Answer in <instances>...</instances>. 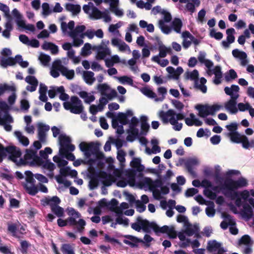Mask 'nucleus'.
Listing matches in <instances>:
<instances>
[{
  "label": "nucleus",
  "instance_id": "nucleus-2",
  "mask_svg": "<svg viewBox=\"0 0 254 254\" xmlns=\"http://www.w3.org/2000/svg\"><path fill=\"white\" fill-rule=\"evenodd\" d=\"M248 185L247 180L243 177L237 181L227 178L225 180L222 189L225 190L224 192V195L233 200L238 196V192L236 190L239 188L246 187Z\"/></svg>",
  "mask_w": 254,
  "mask_h": 254
},
{
  "label": "nucleus",
  "instance_id": "nucleus-50",
  "mask_svg": "<svg viewBox=\"0 0 254 254\" xmlns=\"http://www.w3.org/2000/svg\"><path fill=\"white\" fill-rule=\"evenodd\" d=\"M209 36L212 38H214L216 40H220L222 39L223 35L220 32H216L214 29L210 30L209 32Z\"/></svg>",
  "mask_w": 254,
  "mask_h": 254
},
{
  "label": "nucleus",
  "instance_id": "nucleus-61",
  "mask_svg": "<svg viewBox=\"0 0 254 254\" xmlns=\"http://www.w3.org/2000/svg\"><path fill=\"white\" fill-rule=\"evenodd\" d=\"M0 10L4 13L6 17H10L11 16L9 13V8L7 5L0 2Z\"/></svg>",
  "mask_w": 254,
  "mask_h": 254
},
{
  "label": "nucleus",
  "instance_id": "nucleus-10",
  "mask_svg": "<svg viewBox=\"0 0 254 254\" xmlns=\"http://www.w3.org/2000/svg\"><path fill=\"white\" fill-rule=\"evenodd\" d=\"M228 136L230 137L231 140L236 143H242L243 147H248V138L245 135H241L238 132L228 133Z\"/></svg>",
  "mask_w": 254,
  "mask_h": 254
},
{
  "label": "nucleus",
  "instance_id": "nucleus-60",
  "mask_svg": "<svg viewBox=\"0 0 254 254\" xmlns=\"http://www.w3.org/2000/svg\"><path fill=\"white\" fill-rule=\"evenodd\" d=\"M39 60L43 65H47L51 60V57L48 55L43 54L40 55Z\"/></svg>",
  "mask_w": 254,
  "mask_h": 254
},
{
  "label": "nucleus",
  "instance_id": "nucleus-36",
  "mask_svg": "<svg viewBox=\"0 0 254 254\" xmlns=\"http://www.w3.org/2000/svg\"><path fill=\"white\" fill-rule=\"evenodd\" d=\"M14 134L15 136L18 138L19 141L20 143H21L24 146H27L29 143V141L28 138L22 135L21 132L19 131H16L14 132Z\"/></svg>",
  "mask_w": 254,
  "mask_h": 254
},
{
  "label": "nucleus",
  "instance_id": "nucleus-23",
  "mask_svg": "<svg viewBox=\"0 0 254 254\" xmlns=\"http://www.w3.org/2000/svg\"><path fill=\"white\" fill-rule=\"evenodd\" d=\"M65 7L66 10L71 12L74 15L77 14L81 11V7L78 4L67 3L65 4Z\"/></svg>",
  "mask_w": 254,
  "mask_h": 254
},
{
  "label": "nucleus",
  "instance_id": "nucleus-15",
  "mask_svg": "<svg viewBox=\"0 0 254 254\" xmlns=\"http://www.w3.org/2000/svg\"><path fill=\"white\" fill-rule=\"evenodd\" d=\"M41 201L43 206L49 205L51 208L55 207V205H59L61 203V200L57 196H54L52 197H45Z\"/></svg>",
  "mask_w": 254,
  "mask_h": 254
},
{
  "label": "nucleus",
  "instance_id": "nucleus-32",
  "mask_svg": "<svg viewBox=\"0 0 254 254\" xmlns=\"http://www.w3.org/2000/svg\"><path fill=\"white\" fill-rule=\"evenodd\" d=\"M182 25L183 23L181 20L178 18H175L172 23L173 29L178 33H181Z\"/></svg>",
  "mask_w": 254,
  "mask_h": 254
},
{
  "label": "nucleus",
  "instance_id": "nucleus-31",
  "mask_svg": "<svg viewBox=\"0 0 254 254\" xmlns=\"http://www.w3.org/2000/svg\"><path fill=\"white\" fill-rule=\"evenodd\" d=\"M61 250L63 254H72L74 252L73 247L70 244H63Z\"/></svg>",
  "mask_w": 254,
  "mask_h": 254
},
{
  "label": "nucleus",
  "instance_id": "nucleus-9",
  "mask_svg": "<svg viewBox=\"0 0 254 254\" xmlns=\"http://www.w3.org/2000/svg\"><path fill=\"white\" fill-rule=\"evenodd\" d=\"M154 232L157 235H159V234L162 233L167 234L168 236L172 239H174L177 237L176 232L173 227H169L167 225H164L161 227H160L156 223V225H154Z\"/></svg>",
  "mask_w": 254,
  "mask_h": 254
},
{
  "label": "nucleus",
  "instance_id": "nucleus-13",
  "mask_svg": "<svg viewBox=\"0 0 254 254\" xmlns=\"http://www.w3.org/2000/svg\"><path fill=\"white\" fill-rule=\"evenodd\" d=\"M207 250L210 252H215L217 250V253L214 254H223L225 252L224 248L221 247V244L215 240L213 241L212 243L210 242L208 243Z\"/></svg>",
  "mask_w": 254,
  "mask_h": 254
},
{
  "label": "nucleus",
  "instance_id": "nucleus-25",
  "mask_svg": "<svg viewBox=\"0 0 254 254\" xmlns=\"http://www.w3.org/2000/svg\"><path fill=\"white\" fill-rule=\"evenodd\" d=\"M94 75V73L91 71H84L83 78L85 82L89 85H92L95 80Z\"/></svg>",
  "mask_w": 254,
  "mask_h": 254
},
{
  "label": "nucleus",
  "instance_id": "nucleus-34",
  "mask_svg": "<svg viewBox=\"0 0 254 254\" xmlns=\"http://www.w3.org/2000/svg\"><path fill=\"white\" fill-rule=\"evenodd\" d=\"M198 163V161L196 159L190 158L188 159L187 161L185 162V166L188 172L190 173H192L193 172L192 166L197 165Z\"/></svg>",
  "mask_w": 254,
  "mask_h": 254
},
{
  "label": "nucleus",
  "instance_id": "nucleus-56",
  "mask_svg": "<svg viewBox=\"0 0 254 254\" xmlns=\"http://www.w3.org/2000/svg\"><path fill=\"white\" fill-rule=\"evenodd\" d=\"M75 149V146L71 144H69L65 148H60L59 152L60 154H66L67 152L73 151Z\"/></svg>",
  "mask_w": 254,
  "mask_h": 254
},
{
  "label": "nucleus",
  "instance_id": "nucleus-28",
  "mask_svg": "<svg viewBox=\"0 0 254 254\" xmlns=\"http://www.w3.org/2000/svg\"><path fill=\"white\" fill-rule=\"evenodd\" d=\"M15 60H14V58L9 57L7 59L2 58L0 61V65L4 67H7L8 66H12L15 64Z\"/></svg>",
  "mask_w": 254,
  "mask_h": 254
},
{
  "label": "nucleus",
  "instance_id": "nucleus-4",
  "mask_svg": "<svg viewBox=\"0 0 254 254\" xmlns=\"http://www.w3.org/2000/svg\"><path fill=\"white\" fill-rule=\"evenodd\" d=\"M63 106L65 110H69L71 113L74 114H81V118L84 120H86V114L82 113L84 107L82 102L77 96H71L70 101L64 102L63 103Z\"/></svg>",
  "mask_w": 254,
  "mask_h": 254
},
{
  "label": "nucleus",
  "instance_id": "nucleus-22",
  "mask_svg": "<svg viewBox=\"0 0 254 254\" xmlns=\"http://www.w3.org/2000/svg\"><path fill=\"white\" fill-rule=\"evenodd\" d=\"M147 117L145 116H142L140 117L141 122V134L146 135L149 131L150 126L147 123Z\"/></svg>",
  "mask_w": 254,
  "mask_h": 254
},
{
  "label": "nucleus",
  "instance_id": "nucleus-45",
  "mask_svg": "<svg viewBox=\"0 0 254 254\" xmlns=\"http://www.w3.org/2000/svg\"><path fill=\"white\" fill-rule=\"evenodd\" d=\"M235 32V30L233 28H228L226 30L227 40L231 44L235 41V37L233 34Z\"/></svg>",
  "mask_w": 254,
  "mask_h": 254
},
{
  "label": "nucleus",
  "instance_id": "nucleus-57",
  "mask_svg": "<svg viewBox=\"0 0 254 254\" xmlns=\"http://www.w3.org/2000/svg\"><path fill=\"white\" fill-rule=\"evenodd\" d=\"M203 194L210 199L214 200L216 198L217 195L215 192H213L211 190L205 189L203 190Z\"/></svg>",
  "mask_w": 254,
  "mask_h": 254
},
{
  "label": "nucleus",
  "instance_id": "nucleus-54",
  "mask_svg": "<svg viewBox=\"0 0 254 254\" xmlns=\"http://www.w3.org/2000/svg\"><path fill=\"white\" fill-rule=\"evenodd\" d=\"M91 48V46L90 44L88 43H85L81 49V55L83 56H85L90 54Z\"/></svg>",
  "mask_w": 254,
  "mask_h": 254
},
{
  "label": "nucleus",
  "instance_id": "nucleus-30",
  "mask_svg": "<svg viewBox=\"0 0 254 254\" xmlns=\"http://www.w3.org/2000/svg\"><path fill=\"white\" fill-rule=\"evenodd\" d=\"M60 148H65L67 145L70 143L69 137L65 135L61 134L59 137Z\"/></svg>",
  "mask_w": 254,
  "mask_h": 254
},
{
  "label": "nucleus",
  "instance_id": "nucleus-11",
  "mask_svg": "<svg viewBox=\"0 0 254 254\" xmlns=\"http://www.w3.org/2000/svg\"><path fill=\"white\" fill-rule=\"evenodd\" d=\"M97 54L96 59L98 60L104 59L107 55L111 54L110 49L107 47V45L103 41L102 42L101 45L97 47Z\"/></svg>",
  "mask_w": 254,
  "mask_h": 254
},
{
  "label": "nucleus",
  "instance_id": "nucleus-53",
  "mask_svg": "<svg viewBox=\"0 0 254 254\" xmlns=\"http://www.w3.org/2000/svg\"><path fill=\"white\" fill-rule=\"evenodd\" d=\"M36 154V151H34L32 149H27L26 150V153L24 156V158L26 160L32 159Z\"/></svg>",
  "mask_w": 254,
  "mask_h": 254
},
{
  "label": "nucleus",
  "instance_id": "nucleus-48",
  "mask_svg": "<svg viewBox=\"0 0 254 254\" xmlns=\"http://www.w3.org/2000/svg\"><path fill=\"white\" fill-rule=\"evenodd\" d=\"M239 244H244L246 246L253 244L251 237L248 235L243 236L239 240Z\"/></svg>",
  "mask_w": 254,
  "mask_h": 254
},
{
  "label": "nucleus",
  "instance_id": "nucleus-42",
  "mask_svg": "<svg viewBox=\"0 0 254 254\" xmlns=\"http://www.w3.org/2000/svg\"><path fill=\"white\" fill-rule=\"evenodd\" d=\"M12 14L13 16L15 18V21L19 26L20 22H23L24 20L22 19L23 16L22 14L20 13L19 11L16 9L14 8L12 11Z\"/></svg>",
  "mask_w": 254,
  "mask_h": 254
},
{
  "label": "nucleus",
  "instance_id": "nucleus-16",
  "mask_svg": "<svg viewBox=\"0 0 254 254\" xmlns=\"http://www.w3.org/2000/svg\"><path fill=\"white\" fill-rule=\"evenodd\" d=\"M124 237L129 240L130 241L125 239L124 240L123 242L125 244L130 246L131 248L137 247V243H144V241H143L142 239L132 235H127L124 236Z\"/></svg>",
  "mask_w": 254,
  "mask_h": 254
},
{
  "label": "nucleus",
  "instance_id": "nucleus-39",
  "mask_svg": "<svg viewBox=\"0 0 254 254\" xmlns=\"http://www.w3.org/2000/svg\"><path fill=\"white\" fill-rule=\"evenodd\" d=\"M141 91L144 95L149 98H154L155 99L157 97L156 93L148 87H143Z\"/></svg>",
  "mask_w": 254,
  "mask_h": 254
},
{
  "label": "nucleus",
  "instance_id": "nucleus-8",
  "mask_svg": "<svg viewBox=\"0 0 254 254\" xmlns=\"http://www.w3.org/2000/svg\"><path fill=\"white\" fill-rule=\"evenodd\" d=\"M160 173L161 171H157V174H158L159 178L155 180V181H153L150 178H145L144 180V184L147 186L150 190H154L156 189V188H161L163 186L164 181L161 178V176L160 175Z\"/></svg>",
  "mask_w": 254,
  "mask_h": 254
},
{
  "label": "nucleus",
  "instance_id": "nucleus-59",
  "mask_svg": "<svg viewBox=\"0 0 254 254\" xmlns=\"http://www.w3.org/2000/svg\"><path fill=\"white\" fill-rule=\"evenodd\" d=\"M237 77V74L235 70L231 69L229 70V75H226L225 78L226 81H229L230 80L236 79Z\"/></svg>",
  "mask_w": 254,
  "mask_h": 254
},
{
  "label": "nucleus",
  "instance_id": "nucleus-21",
  "mask_svg": "<svg viewBox=\"0 0 254 254\" xmlns=\"http://www.w3.org/2000/svg\"><path fill=\"white\" fill-rule=\"evenodd\" d=\"M175 112L172 109H169L167 112L161 111L159 114V118L162 120L163 124H167L169 123V117L175 115Z\"/></svg>",
  "mask_w": 254,
  "mask_h": 254
},
{
  "label": "nucleus",
  "instance_id": "nucleus-44",
  "mask_svg": "<svg viewBox=\"0 0 254 254\" xmlns=\"http://www.w3.org/2000/svg\"><path fill=\"white\" fill-rule=\"evenodd\" d=\"M116 118L119 122L123 125H126L128 123V120L127 118V115L122 112H119Z\"/></svg>",
  "mask_w": 254,
  "mask_h": 254
},
{
  "label": "nucleus",
  "instance_id": "nucleus-43",
  "mask_svg": "<svg viewBox=\"0 0 254 254\" xmlns=\"http://www.w3.org/2000/svg\"><path fill=\"white\" fill-rule=\"evenodd\" d=\"M159 27L162 32L166 34H169L171 31V28L169 26L166 25L163 20L159 21Z\"/></svg>",
  "mask_w": 254,
  "mask_h": 254
},
{
  "label": "nucleus",
  "instance_id": "nucleus-33",
  "mask_svg": "<svg viewBox=\"0 0 254 254\" xmlns=\"http://www.w3.org/2000/svg\"><path fill=\"white\" fill-rule=\"evenodd\" d=\"M20 251L22 254H27L28 249L30 247V243L26 240H21L20 242Z\"/></svg>",
  "mask_w": 254,
  "mask_h": 254
},
{
  "label": "nucleus",
  "instance_id": "nucleus-27",
  "mask_svg": "<svg viewBox=\"0 0 254 254\" xmlns=\"http://www.w3.org/2000/svg\"><path fill=\"white\" fill-rule=\"evenodd\" d=\"M223 217L229 220V223L225 221H223L221 222L220 224V227L224 230H226L227 229L228 225H235V222L231 219L232 217L230 215L228 214H223Z\"/></svg>",
  "mask_w": 254,
  "mask_h": 254
},
{
  "label": "nucleus",
  "instance_id": "nucleus-24",
  "mask_svg": "<svg viewBox=\"0 0 254 254\" xmlns=\"http://www.w3.org/2000/svg\"><path fill=\"white\" fill-rule=\"evenodd\" d=\"M130 166L138 172H142L144 169V167L141 164L140 159L138 158H134L130 162Z\"/></svg>",
  "mask_w": 254,
  "mask_h": 254
},
{
  "label": "nucleus",
  "instance_id": "nucleus-62",
  "mask_svg": "<svg viewBox=\"0 0 254 254\" xmlns=\"http://www.w3.org/2000/svg\"><path fill=\"white\" fill-rule=\"evenodd\" d=\"M135 205L137 211L140 213L143 212L146 209V206L139 200H137L135 201Z\"/></svg>",
  "mask_w": 254,
  "mask_h": 254
},
{
  "label": "nucleus",
  "instance_id": "nucleus-1",
  "mask_svg": "<svg viewBox=\"0 0 254 254\" xmlns=\"http://www.w3.org/2000/svg\"><path fill=\"white\" fill-rule=\"evenodd\" d=\"M67 214L69 217L65 220L59 218L57 224L59 227H63L68 225L69 226H76L77 230L81 233L84 229L86 222L83 219H79L78 221L76 219L81 217V214L73 208H67Z\"/></svg>",
  "mask_w": 254,
  "mask_h": 254
},
{
  "label": "nucleus",
  "instance_id": "nucleus-19",
  "mask_svg": "<svg viewBox=\"0 0 254 254\" xmlns=\"http://www.w3.org/2000/svg\"><path fill=\"white\" fill-rule=\"evenodd\" d=\"M20 225V224H17L16 223L8 222L7 223V232L13 237L19 239L21 236L18 234L17 230L18 226Z\"/></svg>",
  "mask_w": 254,
  "mask_h": 254
},
{
  "label": "nucleus",
  "instance_id": "nucleus-58",
  "mask_svg": "<svg viewBox=\"0 0 254 254\" xmlns=\"http://www.w3.org/2000/svg\"><path fill=\"white\" fill-rule=\"evenodd\" d=\"M158 92L159 94L162 95V97H160L159 98H158L156 97V98H155V101H163L165 98V95L167 93L166 88L164 87H160L158 88Z\"/></svg>",
  "mask_w": 254,
  "mask_h": 254
},
{
  "label": "nucleus",
  "instance_id": "nucleus-5",
  "mask_svg": "<svg viewBox=\"0 0 254 254\" xmlns=\"http://www.w3.org/2000/svg\"><path fill=\"white\" fill-rule=\"evenodd\" d=\"M99 144L98 143L94 142L89 143L81 142L79 145V147L80 150L84 152L85 156L87 158H89L92 154H94L97 159H102L104 157V155L99 151Z\"/></svg>",
  "mask_w": 254,
  "mask_h": 254
},
{
  "label": "nucleus",
  "instance_id": "nucleus-6",
  "mask_svg": "<svg viewBox=\"0 0 254 254\" xmlns=\"http://www.w3.org/2000/svg\"><path fill=\"white\" fill-rule=\"evenodd\" d=\"M6 153L9 154L8 159L13 162H16V158L20 157L21 155L20 149L16 146L9 145L4 147L2 144L0 143V163L6 157Z\"/></svg>",
  "mask_w": 254,
  "mask_h": 254
},
{
  "label": "nucleus",
  "instance_id": "nucleus-37",
  "mask_svg": "<svg viewBox=\"0 0 254 254\" xmlns=\"http://www.w3.org/2000/svg\"><path fill=\"white\" fill-rule=\"evenodd\" d=\"M51 209L52 212L57 217L60 218L64 216V209L63 207L60 206L59 205L52 207Z\"/></svg>",
  "mask_w": 254,
  "mask_h": 254
},
{
  "label": "nucleus",
  "instance_id": "nucleus-64",
  "mask_svg": "<svg viewBox=\"0 0 254 254\" xmlns=\"http://www.w3.org/2000/svg\"><path fill=\"white\" fill-rule=\"evenodd\" d=\"M1 240H0V252L3 254H14L11 252L10 249L7 246H3L1 244Z\"/></svg>",
  "mask_w": 254,
  "mask_h": 254
},
{
  "label": "nucleus",
  "instance_id": "nucleus-38",
  "mask_svg": "<svg viewBox=\"0 0 254 254\" xmlns=\"http://www.w3.org/2000/svg\"><path fill=\"white\" fill-rule=\"evenodd\" d=\"M187 78L194 81L195 83H198V72L196 69L193 70L191 72H186Z\"/></svg>",
  "mask_w": 254,
  "mask_h": 254
},
{
  "label": "nucleus",
  "instance_id": "nucleus-7",
  "mask_svg": "<svg viewBox=\"0 0 254 254\" xmlns=\"http://www.w3.org/2000/svg\"><path fill=\"white\" fill-rule=\"evenodd\" d=\"M97 89L102 96L107 97L109 100L117 96V91L115 89H111L106 83L99 84L97 85Z\"/></svg>",
  "mask_w": 254,
  "mask_h": 254
},
{
  "label": "nucleus",
  "instance_id": "nucleus-52",
  "mask_svg": "<svg viewBox=\"0 0 254 254\" xmlns=\"http://www.w3.org/2000/svg\"><path fill=\"white\" fill-rule=\"evenodd\" d=\"M118 201L115 198H113L109 202H108V207H109L111 211H114L116 213V209L117 208H118Z\"/></svg>",
  "mask_w": 254,
  "mask_h": 254
},
{
  "label": "nucleus",
  "instance_id": "nucleus-40",
  "mask_svg": "<svg viewBox=\"0 0 254 254\" xmlns=\"http://www.w3.org/2000/svg\"><path fill=\"white\" fill-rule=\"evenodd\" d=\"M158 50L159 51V56L161 58H165L167 56V53L171 52L170 48H167L163 45L159 46Z\"/></svg>",
  "mask_w": 254,
  "mask_h": 254
},
{
  "label": "nucleus",
  "instance_id": "nucleus-3",
  "mask_svg": "<svg viewBox=\"0 0 254 254\" xmlns=\"http://www.w3.org/2000/svg\"><path fill=\"white\" fill-rule=\"evenodd\" d=\"M239 86L235 84L232 85L231 87L226 86L224 88L225 93L231 97L230 99L225 103L224 106L226 109L229 111L232 114H236L238 111L236 105L237 100L239 97V95L238 93L239 92Z\"/></svg>",
  "mask_w": 254,
  "mask_h": 254
},
{
  "label": "nucleus",
  "instance_id": "nucleus-26",
  "mask_svg": "<svg viewBox=\"0 0 254 254\" xmlns=\"http://www.w3.org/2000/svg\"><path fill=\"white\" fill-rule=\"evenodd\" d=\"M207 107V105H197L195 106V109L198 110V115L200 117L205 118L208 116Z\"/></svg>",
  "mask_w": 254,
  "mask_h": 254
},
{
  "label": "nucleus",
  "instance_id": "nucleus-35",
  "mask_svg": "<svg viewBox=\"0 0 254 254\" xmlns=\"http://www.w3.org/2000/svg\"><path fill=\"white\" fill-rule=\"evenodd\" d=\"M86 27L84 25H77L76 26L75 29L71 31L69 35L71 38H74V37H76V36L85 30Z\"/></svg>",
  "mask_w": 254,
  "mask_h": 254
},
{
  "label": "nucleus",
  "instance_id": "nucleus-47",
  "mask_svg": "<svg viewBox=\"0 0 254 254\" xmlns=\"http://www.w3.org/2000/svg\"><path fill=\"white\" fill-rule=\"evenodd\" d=\"M104 241L105 242L110 243L112 244H117L120 246H122V243L118 239L112 238L107 234L104 235Z\"/></svg>",
  "mask_w": 254,
  "mask_h": 254
},
{
  "label": "nucleus",
  "instance_id": "nucleus-29",
  "mask_svg": "<svg viewBox=\"0 0 254 254\" xmlns=\"http://www.w3.org/2000/svg\"><path fill=\"white\" fill-rule=\"evenodd\" d=\"M200 84L198 83H195L194 87L195 89H199L202 93H205L207 91V87L204 84L206 82V79L204 77H201L200 79Z\"/></svg>",
  "mask_w": 254,
  "mask_h": 254
},
{
  "label": "nucleus",
  "instance_id": "nucleus-12",
  "mask_svg": "<svg viewBox=\"0 0 254 254\" xmlns=\"http://www.w3.org/2000/svg\"><path fill=\"white\" fill-rule=\"evenodd\" d=\"M137 222H140L141 226V229L147 233H149L151 231V229H153L154 231V225H156V223L152 222H150L146 219H142L141 217H138L136 219Z\"/></svg>",
  "mask_w": 254,
  "mask_h": 254
},
{
  "label": "nucleus",
  "instance_id": "nucleus-41",
  "mask_svg": "<svg viewBox=\"0 0 254 254\" xmlns=\"http://www.w3.org/2000/svg\"><path fill=\"white\" fill-rule=\"evenodd\" d=\"M24 188L30 195H35L38 192L39 190L37 187L33 185V186L28 187L26 184L24 185Z\"/></svg>",
  "mask_w": 254,
  "mask_h": 254
},
{
  "label": "nucleus",
  "instance_id": "nucleus-63",
  "mask_svg": "<svg viewBox=\"0 0 254 254\" xmlns=\"http://www.w3.org/2000/svg\"><path fill=\"white\" fill-rule=\"evenodd\" d=\"M25 174L26 175V182L32 184H34L35 181L33 178V173L30 171H26L25 172Z\"/></svg>",
  "mask_w": 254,
  "mask_h": 254
},
{
  "label": "nucleus",
  "instance_id": "nucleus-14",
  "mask_svg": "<svg viewBox=\"0 0 254 254\" xmlns=\"http://www.w3.org/2000/svg\"><path fill=\"white\" fill-rule=\"evenodd\" d=\"M99 178L103 179L102 184L104 186H110L113 183L115 182L116 179L111 174H108L105 171H100Z\"/></svg>",
  "mask_w": 254,
  "mask_h": 254
},
{
  "label": "nucleus",
  "instance_id": "nucleus-55",
  "mask_svg": "<svg viewBox=\"0 0 254 254\" xmlns=\"http://www.w3.org/2000/svg\"><path fill=\"white\" fill-rule=\"evenodd\" d=\"M19 27L28 30L32 32H34L35 30V27L33 24H28L26 25L24 21L20 22V24H19Z\"/></svg>",
  "mask_w": 254,
  "mask_h": 254
},
{
  "label": "nucleus",
  "instance_id": "nucleus-46",
  "mask_svg": "<svg viewBox=\"0 0 254 254\" xmlns=\"http://www.w3.org/2000/svg\"><path fill=\"white\" fill-rule=\"evenodd\" d=\"M222 107L221 105H219L218 104H214L212 106H209L207 105V111L208 115H210L213 116L215 114V112L218 111Z\"/></svg>",
  "mask_w": 254,
  "mask_h": 254
},
{
  "label": "nucleus",
  "instance_id": "nucleus-49",
  "mask_svg": "<svg viewBox=\"0 0 254 254\" xmlns=\"http://www.w3.org/2000/svg\"><path fill=\"white\" fill-rule=\"evenodd\" d=\"M194 198L200 204L212 205L213 206L214 205V203L212 201L205 200L200 194L196 196Z\"/></svg>",
  "mask_w": 254,
  "mask_h": 254
},
{
  "label": "nucleus",
  "instance_id": "nucleus-17",
  "mask_svg": "<svg viewBox=\"0 0 254 254\" xmlns=\"http://www.w3.org/2000/svg\"><path fill=\"white\" fill-rule=\"evenodd\" d=\"M233 56L236 58H239L241 60V65L245 66L248 63V61L247 59V55L243 51H240L238 49H234L232 51Z\"/></svg>",
  "mask_w": 254,
  "mask_h": 254
},
{
  "label": "nucleus",
  "instance_id": "nucleus-20",
  "mask_svg": "<svg viewBox=\"0 0 254 254\" xmlns=\"http://www.w3.org/2000/svg\"><path fill=\"white\" fill-rule=\"evenodd\" d=\"M243 210L242 211V216L243 217L248 220L252 218L254 215V212L252 207L248 203H245L243 205Z\"/></svg>",
  "mask_w": 254,
  "mask_h": 254
},
{
  "label": "nucleus",
  "instance_id": "nucleus-51",
  "mask_svg": "<svg viewBox=\"0 0 254 254\" xmlns=\"http://www.w3.org/2000/svg\"><path fill=\"white\" fill-rule=\"evenodd\" d=\"M100 172L98 173L95 168L90 166L88 169V177L90 178H99Z\"/></svg>",
  "mask_w": 254,
  "mask_h": 254
},
{
  "label": "nucleus",
  "instance_id": "nucleus-18",
  "mask_svg": "<svg viewBox=\"0 0 254 254\" xmlns=\"http://www.w3.org/2000/svg\"><path fill=\"white\" fill-rule=\"evenodd\" d=\"M139 123L138 119L135 117H133L131 119V122L129 124V130L128 131L133 136H138L139 130L136 127L137 126Z\"/></svg>",
  "mask_w": 254,
  "mask_h": 254
}]
</instances>
